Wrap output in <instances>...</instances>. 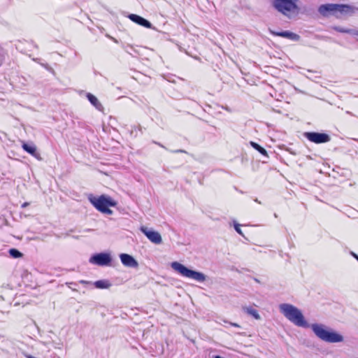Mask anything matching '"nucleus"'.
Listing matches in <instances>:
<instances>
[{
  "label": "nucleus",
  "instance_id": "20",
  "mask_svg": "<svg viewBox=\"0 0 358 358\" xmlns=\"http://www.w3.org/2000/svg\"><path fill=\"white\" fill-rule=\"evenodd\" d=\"M350 34L358 36V30L357 29H350Z\"/></svg>",
  "mask_w": 358,
  "mask_h": 358
},
{
  "label": "nucleus",
  "instance_id": "19",
  "mask_svg": "<svg viewBox=\"0 0 358 358\" xmlns=\"http://www.w3.org/2000/svg\"><path fill=\"white\" fill-rule=\"evenodd\" d=\"M234 228H235L236 231L239 234L243 235L242 231H241V229H240V225H239V224H235V226H234Z\"/></svg>",
  "mask_w": 358,
  "mask_h": 358
},
{
  "label": "nucleus",
  "instance_id": "16",
  "mask_svg": "<svg viewBox=\"0 0 358 358\" xmlns=\"http://www.w3.org/2000/svg\"><path fill=\"white\" fill-rule=\"evenodd\" d=\"M250 145L257 150H258L261 154H262L264 156H268L266 150L262 148L259 144H257L255 142L251 141Z\"/></svg>",
  "mask_w": 358,
  "mask_h": 358
},
{
  "label": "nucleus",
  "instance_id": "22",
  "mask_svg": "<svg viewBox=\"0 0 358 358\" xmlns=\"http://www.w3.org/2000/svg\"><path fill=\"white\" fill-rule=\"evenodd\" d=\"M351 255L358 261V255L355 252H352Z\"/></svg>",
  "mask_w": 358,
  "mask_h": 358
},
{
  "label": "nucleus",
  "instance_id": "5",
  "mask_svg": "<svg viewBox=\"0 0 358 358\" xmlns=\"http://www.w3.org/2000/svg\"><path fill=\"white\" fill-rule=\"evenodd\" d=\"M171 266L175 271L183 277L193 279L198 282H203L206 280V276L204 274L191 270L178 262H172Z\"/></svg>",
  "mask_w": 358,
  "mask_h": 358
},
{
  "label": "nucleus",
  "instance_id": "17",
  "mask_svg": "<svg viewBox=\"0 0 358 358\" xmlns=\"http://www.w3.org/2000/svg\"><path fill=\"white\" fill-rule=\"evenodd\" d=\"M9 254L11 257L14 258H20L23 256V254L22 252H20L19 250L15 248L10 249Z\"/></svg>",
  "mask_w": 358,
  "mask_h": 358
},
{
  "label": "nucleus",
  "instance_id": "10",
  "mask_svg": "<svg viewBox=\"0 0 358 358\" xmlns=\"http://www.w3.org/2000/svg\"><path fill=\"white\" fill-rule=\"evenodd\" d=\"M270 33L273 35L286 38L293 41H298L300 39L299 35L289 31H273L270 30Z\"/></svg>",
  "mask_w": 358,
  "mask_h": 358
},
{
  "label": "nucleus",
  "instance_id": "15",
  "mask_svg": "<svg viewBox=\"0 0 358 358\" xmlns=\"http://www.w3.org/2000/svg\"><path fill=\"white\" fill-rule=\"evenodd\" d=\"M94 285L99 289H106L110 287V283L107 280H97L94 282Z\"/></svg>",
  "mask_w": 358,
  "mask_h": 358
},
{
  "label": "nucleus",
  "instance_id": "4",
  "mask_svg": "<svg viewBox=\"0 0 358 358\" xmlns=\"http://www.w3.org/2000/svg\"><path fill=\"white\" fill-rule=\"evenodd\" d=\"M91 203L99 211L111 215L113 211L109 207H114L116 206V202L112 199L110 196L105 195H101L98 197H93L90 199Z\"/></svg>",
  "mask_w": 358,
  "mask_h": 358
},
{
  "label": "nucleus",
  "instance_id": "23",
  "mask_svg": "<svg viewBox=\"0 0 358 358\" xmlns=\"http://www.w3.org/2000/svg\"><path fill=\"white\" fill-rule=\"evenodd\" d=\"M80 282H81V283H83V284H84V283H87V282H85V281H84V280L80 281Z\"/></svg>",
  "mask_w": 358,
  "mask_h": 358
},
{
  "label": "nucleus",
  "instance_id": "12",
  "mask_svg": "<svg viewBox=\"0 0 358 358\" xmlns=\"http://www.w3.org/2000/svg\"><path fill=\"white\" fill-rule=\"evenodd\" d=\"M22 149L36 158H39V154L37 152L36 148L34 145H29L27 143H23L22 145Z\"/></svg>",
  "mask_w": 358,
  "mask_h": 358
},
{
  "label": "nucleus",
  "instance_id": "21",
  "mask_svg": "<svg viewBox=\"0 0 358 358\" xmlns=\"http://www.w3.org/2000/svg\"><path fill=\"white\" fill-rule=\"evenodd\" d=\"M29 205V203H28V202H24V203H23L22 204L21 208H24L27 207Z\"/></svg>",
  "mask_w": 358,
  "mask_h": 358
},
{
  "label": "nucleus",
  "instance_id": "11",
  "mask_svg": "<svg viewBox=\"0 0 358 358\" xmlns=\"http://www.w3.org/2000/svg\"><path fill=\"white\" fill-rule=\"evenodd\" d=\"M129 18L134 22L141 25V26H143L145 28H151L152 27V24L147 20H145V18L138 15H136V14H130L129 15Z\"/></svg>",
  "mask_w": 358,
  "mask_h": 358
},
{
  "label": "nucleus",
  "instance_id": "18",
  "mask_svg": "<svg viewBox=\"0 0 358 358\" xmlns=\"http://www.w3.org/2000/svg\"><path fill=\"white\" fill-rule=\"evenodd\" d=\"M334 29L341 33L350 34V29H345L341 27H334Z\"/></svg>",
  "mask_w": 358,
  "mask_h": 358
},
{
  "label": "nucleus",
  "instance_id": "24",
  "mask_svg": "<svg viewBox=\"0 0 358 358\" xmlns=\"http://www.w3.org/2000/svg\"><path fill=\"white\" fill-rule=\"evenodd\" d=\"M357 141H358V140H357Z\"/></svg>",
  "mask_w": 358,
  "mask_h": 358
},
{
  "label": "nucleus",
  "instance_id": "14",
  "mask_svg": "<svg viewBox=\"0 0 358 358\" xmlns=\"http://www.w3.org/2000/svg\"><path fill=\"white\" fill-rule=\"evenodd\" d=\"M87 98L89 101L98 110H101L103 106L101 103L99 102L98 99L93 94L88 93L87 95Z\"/></svg>",
  "mask_w": 358,
  "mask_h": 358
},
{
  "label": "nucleus",
  "instance_id": "7",
  "mask_svg": "<svg viewBox=\"0 0 358 358\" xmlns=\"http://www.w3.org/2000/svg\"><path fill=\"white\" fill-rule=\"evenodd\" d=\"M140 230L152 243L160 244L162 242V236L159 232L148 229L145 226L141 227Z\"/></svg>",
  "mask_w": 358,
  "mask_h": 358
},
{
  "label": "nucleus",
  "instance_id": "13",
  "mask_svg": "<svg viewBox=\"0 0 358 358\" xmlns=\"http://www.w3.org/2000/svg\"><path fill=\"white\" fill-rule=\"evenodd\" d=\"M243 311L248 315L252 316L255 320H259L260 316L258 313V311L252 306H244L243 307Z\"/></svg>",
  "mask_w": 358,
  "mask_h": 358
},
{
  "label": "nucleus",
  "instance_id": "1",
  "mask_svg": "<svg viewBox=\"0 0 358 358\" xmlns=\"http://www.w3.org/2000/svg\"><path fill=\"white\" fill-rule=\"evenodd\" d=\"M280 312L295 326L302 328L310 327L315 336L327 343H335L343 342V336L323 324L315 323L310 325L306 320L301 311L289 303L279 305Z\"/></svg>",
  "mask_w": 358,
  "mask_h": 358
},
{
  "label": "nucleus",
  "instance_id": "2",
  "mask_svg": "<svg viewBox=\"0 0 358 358\" xmlns=\"http://www.w3.org/2000/svg\"><path fill=\"white\" fill-rule=\"evenodd\" d=\"M358 8L348 4L326 3L318 8V12L324 17L334 15L337 18L348 14H353Z\"/></svg>",
  "mask_w": 358,
  "mask_h": 358
},
{
  "label": "nucleus",
  "instance_id": "3",
  "mask_svg": "<svg viewBox=\"0 0 358 358\" xmlns=\"http://www.w3.org/2000/svg\"><path fill=\"white\" fill-rule=\"evenodd\" d=\"M298 0H274L273 7L289 19L296 17L299 13Z\"/></svg>",
  "mask_w": 358,
  "mask_h": 358
},
{
  "label": "nucleus",
  "instance_id": "6",
  "mask_svg": "<svg viewBox=\"0 0 358 358\" xmlns=\"http://www.w3.org/2000/svg\"><path fill=\"white\" fill-rule=\"evenodd\" d=\"M304 136L310 141L319 144L330 141L331 137L324 133L306 132Z\"/></svg>",
  "mask_w": 358,
  "mask_h": 358
},
{
  "label": "nucleus",
  "instance_id": "8",
  "mask_svg": "<svg viewBox=\"0 0 358 358\" xmlns=\"http://www.w3.org/2000/svg\"><path fill=\"white\" fill-rule=\"evenodd\" d=\"M111 262V258L108 254L99 253L92 256L90 262L99 266L108 265Z\"/></svg>",
  "mask_w": 358,
  "mask_h": 358
},
{
  "label": "nucleus",
  "instance_id": "9",
  "mask_svg": "<svg viewBox=\"0 0 358 358\" xmlns=\"http://www.w3.org/2000/svg\"><path fill=\"white\" fill-rule=\"evenodd\" d=\"M122 264L127 267L138 268V262L130 255L122 253L120 255Z\"/></svg>",
  "mask_w": 358,
  "mask_h": 358
}]
</instances>
